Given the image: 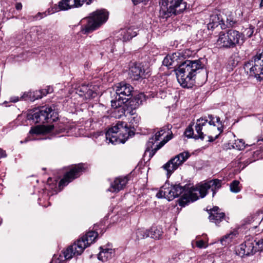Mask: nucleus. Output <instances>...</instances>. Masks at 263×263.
I'll use <instances>...</instances> for the list:
<instances>
[{"label":"nucleus","instance_id":"f257e3e1","mask_svg":"<svg viewBox=\"0 0 263 263\" xmlns=\"http://www.w3.org/2000/svg\"><path fill=\"white\" fill-rule=\"evenodd\" d=\"M178 62V69L176 71L177 81L184 88H191L195 83L197 72L203 68L204 64L201 59L184 61L183 54L180 52L174 53Z\"/></svg>","mask_w":263,"mask_h":263},{"label":"nucleus","instance_id":"f03ea898","mask_svg":"<svg viewBox=\"0 0 263 263\" xmlns=\"http://www.w3.org/2000/svg\"><path fill=\"white\" fill-rule=\"evenodd\" d=\"M134 135L127 125L122 121H118L116 124L109 128L106 133V139L112 144L124 143L129 137Z\"/></svg>","mask_w":263,"mask_h":263},{"label":"nucleus","instance_id":"7ed1b4c3","mask_svg":"<svg viewBox=\"0 0 263 263\" xmlns=\"http://www.w3.org/2000/svg\"><path fill=\"white\" fill-rule=\"evenodd\" d=\"M221 186V181L219 179H213L208 181L197 187L196 189H194L191 192L189 199H186V201H184L183 199L181 200L179 204L182 206H184L187 204V202H190V200L193 202L198 199L199 197L201 198L205 197L207 194L208 190L209 189H211V191L213 192V197H214L217 191Z\"/></svg>","mask_w":263,"mask_h":263},{"label":"nucleus","instance_id":"20e7f679","mask_svg":"<svg viewBox=\"0 0 263 263\" xmlns=\"http://www.w3.org/2000/svg\"><path fill=\"white\" fill-rule=\"evenodd\" d=\"M108 15V12L104 9H98L92 12L84 20L86 23L82 29V32L88 34L97 29L107 21Z\"/></svg>","mask_w":263,"mask_h":263},{"label":"nucleus","instance_id":"39448f33","mask_svg":"<svg viewBox=\"0 0 263 263\" xmlns=\"http://www.w3.org/2000/svg\"><path fill=\"white\" fill-rule=\"evenodd\" d=\"M160 16L167 18L173 14H177L183 12L187 6L183 0H160Z\"/></svg>","mask_w":263,"mask_h":263},{"label":"nucleus","instance_id":"423d86ee","mask_svg":"<svg viewBox=\"0 0 263 263\" xmlns=\"http://www.w3.org/2000/svg\"><path fill=\"white\" fill-rule=\"evenodd\" d=\"M57 113L54 112L51 108L49 106H41L38 108L31 110L27 115V119L32 120L35 123H49L54 121Z\"/></svg>","mask_w":263,"mask_h":263},{"label":"nucleus","instance_id":"0eeeda50","mask_svg":"<svg viewBox=\"0 0 263 263\" xmlns=\"http://www.w3.org/2000/svg\"><path fill=\"white\" fill-rule=\"evenodd\" d=\"M244 69L247 74L255 78L258 81L263 80V52L253 56L244 64Z\"/></svg>","mask_w":263,"mask_h":263},{"label":"nucleus","instance_id":"6e6552de","mask_svg":"<svg viewBox=\"0 0 263 263\" xmlns=\"http://www.w3.org/2000/svg\"><path fill=\"white\" fill-rule=\"evenodd\" d=\"M162 136H164L162 140L157 144L156 147L152 149L153 155L172 138V132L170 130L168 127H163L155 133L154 136L149 138L146 144V151H149L150 149L153 147V145H154L155 143L160 140Z\"/></svg>","mask_w":263,"mask_h":263},{"label":"nucleus","instance_id":"1a4fd4ad","mask_svg":"<svg viewBox=\"0 0 263 263\" xmlns=\"http://www.w3.org/2000/svg\"><path fill=\"white\" fill-rule=\"evenodd\" d=\"M83 241H76L69 246L65 250L62 252L58 257L54 256L52 263H62L63 261L70 259L74 256L80 255L85 249V245L82 244Z\"/></svg>","mask_w":263,"mask_h":263},{"label":"nucleus","instance_id":"9d476101","mask_svg":"<svg viewBox=\"0 0 263 263\" xmlns=\"http://www.w3.org/2000/svg\"><path fill=\"white\" fill-rule=\"evenodd\" d=\"M208 119L206 117H201L196 121L195 126L196 133H194L193 124H191L186 127L184 132L185 135L189 138L203 140L205 134H204V132L202 130H203L205 132V128L208 125Z\"/></svg>","mask_w":263,"mask_h":263},{"label":"nucleus","instance_id":"9b49d317","mask_svg":"<svg viewBox=\"0 0 263 263\" xmlns=\"http://www.w3.org/2000/svg\"><path fill=\"white\" fill-rule=\"evenodd\" d=\"M84 170L83 164H79L72 166L71 168L64 176L63 178L60 181L59 186L60 188H63L69 183L72 181L74 179L79 177Z\"/></svg>","mask_w":263,"mask_h":263},{"label":"nucleus","instance_id":"f8f14e48","mask_svg":"<svg viewBox=\"0 0 263 263\" xmlns=\"http://www.w3.org/2000/svg\"><path fill=\"white\" fill-rule=\"evenodd\" d=\"M189 156L190 154L188 153H181L165 164L163 167L167 171V176H170L175 170L189 158Z\"/></svg>","mask_w":263,"mask_h":263},{"label":"nucleus","instance_id":"ddd939ff","mask_svg":"<svg viewBox=\"0 0 263 263\" xmlns=\"http://www.w3.org/2000/svg\"><path fill=\"white\" fill-rule=\"evenodd\" d=\"M92 0H61L58 3V6H54L55 11H65L72 8H79L86 3L89 5L92 3Z\"/></svg>","mask_w":263,"mask_h":263},{"label":"nucleus","instance_id":"4468645a","mask_svg":"<svg viewBox=\"0 0 263 263\" xmlns=\"http://www.w3.org/2000/svg\"><path fill=\"white\" fill-rule=\"evenodd\" d=\"M254 241L253 239H249L240 245L236 249V254L240 257L254 255L257 252V248L255 247Z\"/></svg>","mask_w":263,"mask_h":263},{"label":"nucleus","instance_id":"2eb2a0df","mask_svg":"<svg viewBox=\"0 0 263 263\" xmlns=\"http://www.w3.org/2000/svg\"><path fill=\"white\" fill-rule=\"evenodd\" d=\"M133 88L124 82L117 84L116 86V92L118 99H122V102H127L132 95Z\"/></svg>","mask_w":263,"mask_h":263},{"label":"nucleus","instance_id":"dca6fc26","mask_svg":"<svg viewBox=\"0 0 263 263\" xmlns=\"http://www.w3.org/2000/svg\"><path fill=\"white\" fill-rule=\"evenodd\" d=\"M223 13L219 10L215 11L212 14L210 15V22L208 25L209 29L213 28L220 25L221 29H225L224 21L226 16L223 17Z\"/></svg>","mask_w":263,"mask_h":263},{"label":"nucleus","instance_id":"f3484780","mask_svg":"<svg viewBox=\"0 0 263 263\" xmlns=\"http://www.w3.org/2000/svg\"><path fill=\"white\" fill-rule=\"evenodd\" d=\"M207 211L209 214V218L210 221L215 223L216 225H218L224 219V213L222 212L218 206H215L212 209H207Z\"/></svg>","mask_w":263,"mask_h":263},{"label":"nucleus","instance_id":"a211bd4d","mask_svg":"<svg viewBox=\"0 0 263 263\" xmlns=\"http://www.w3.org/2000/svg\"><path fill=\"white\" fill-rule=\"evenodd\" d=\"M127 176L119 177L115 179L114 181L111 184L110 187L108 191L112 192H118L122 190L128 182Z\"/></svg>","mask_w":263,"mask_h":263},{"label":"nucleus","instance_id":"6ab92c4d","mask_svg":"<svg viewBox=\"0 0 263 263\" xmlns=\"http://www.w3.org/2000/svg\"><path fill=\"white\" fill-rule=\"evenodd\" d=\"M144 73V69L139 64H133L129 68V75L130 78L133 80H139L142 77Z\"/></svg>","mask_w":263,"mask_h":263},{"label":"nucleus","instance_id":"aec40b11","mask_svg":"<svg viewBox=\"0 0 263 263\" xmlns=\"http://www.w3.org/2000/svg\"><path fill=\"white\" fill-rule=\"evenodd\" d=\"M230 35L228 30L227 32H220L217 40V44L220 47L226 48H232V46L230 43Z\"/></svg>","mask_w":263,"mask_h":263},{"label":"nucleus","instance_id":"412c9836","mask_svg":"<svg viewBox=\"0 0 263 263\" xmlns=\"http://www.w3.org/2000/svg\"><path fill=\"white\" fill-rule=\"evenodd\" d=\"M91 86L82 85L76 89V93L80 97H84L86 99L93 98L96 93L90 89Z\"/></svg>","mask_w":263,"mask_h":263},{"label":"nucleus","instance_id":"4be33fe9","mask_svg":"<svg viewBox=\"0 0 263 263\" xmlns=\"http://www.w3.org/2000/svg\"><path fill=\"white\" fill-rule=\"evenodd\" d=\"M228 31L232 48L235 47L237 45H240V41H242V43L243 42L241 33L234 29H229Z\"/></svg>","mask_w":263,"mask_h":263},{"label":"nucleus","instance_id":"5701e85b","mask_svg":"<svg viewBox=\"0 0 263 263\" xmlns=\"http://www.w3.org/2000/svg\"><path fill=\"white\" fill-rule=\"evenodd\" d=\"M98 233L95 231H89L85 235L83 236L77 241H83L82 244L85 245V249L90 246L97 238Z\"/></svg>","mask_w":263,"mask_h":263},{"label":"nucleus","instance_id":"b1692460","mask_svg":"<svg viewBox=\"0 0 263 263\" xmlns=\"http://www.w3.org/2000/svg\"><path fill=\"white\" fill-rule=\"evenodd\" d=\"M100 252L98 255V259L102 261H106L115 255V250L109 248H100Z\"/></svg>","mask_w":263,"mask_h":263},{"label":"nucleus","instance_id":"393cba45","mask_svg":"<svg viewBox=\"0 0 263 263\" xmlns=\"http://www.w3.org/2000/svg\"><path fill=\"white\" fill-rule=\"evenodd\" d=\"M208 118L209 120H208V123L209 125H213V130H217L218 131V134H216L215 136H212L211 135L208 136V141L209 142H213L216 139H217L219 137V135L222 132L223 129L222 127H218L217 128H215V122L214 121L215 117L212 115H209Z\"/></svg>","mask_w":263,"mask_h":263},{"label":"nucleus","instance_id":"a878e982","mask_svg":"<svg viewBox=\"0 0 263 263\" xmlns=\"http://www.w3.org/2000/svg\"><path fill=\"white\" fill-rule=\"evenodd\" d=\"M54 128L53 125H46L43 126H37L35 127H31L29 133L31 134L40 135L43 133H50Z\"/></svg>","mask_w":263,"mask_h":263},{"label":"nucleus","instance_id":"bb28decb","mask_svg":"<svg viewBox=\"0 0 263 263\" xmlns=\"http://www.w3.org/2000/svg\"><path fill=\"white\" fill-rule=\"evenodd\" d=\"M121 35L122 36L121 39L123 42H126L132 39L133 37L137 35L136 32L133 31L130 28L127 29H123L121 31Z\"/></svg>","mask_w":263,"mask_h":263},{"label":"nucleus","instance_id":"cd10ccee","mask_svg":"<svg viewBox=\"0 0 263 263\" xmlns=\"http://www.w3.org/2000/svg\"><path fill=\"white\" fill-rule=\"evenodd\" d=\"M27 97L29 98L30 100L34 101L35 100L42 98V95H41V92L39 90L33 92H29L27 93H24L22 96V98L25 99H26Z\"/></svg>","mask_w":263,"mask_h":263},{"label":"nucleus","instance_id":"c85d7f7f","mask_svg":"<svg viewBox=\"0 0 263 263\" xmlns=\"http://www.w3.org/2000/svg\"><path fill=\"white\" fill-rule=\"evenodd\" d=\"M162 232L160 229L153 228L149 230V236L154 239H159L162 236Z\"/></svg>","mask_w":263,"mask_h":263},{"label":"nucleus","instance_id":"c756f323","mask_svg":"<svg viewBox=\"0 0 263 263\" xmlns=\"http://www.w3.org/2000/svg\"><path fill=\"white\" fill-rule=\"evenodd\" d=\"M171 189L172 191H173L172 194L173 195H174V198L178 197L185 191L184 187L180 186L179 184L171 185Z\"/></svg>","mask_w":263,"mask_h":263},{"label":"nucleus","instance_id":"7c9ffc66","mask_svg":"<svg viewBox=\"0 0 263 263\" xmlns=\"http://www.w3.org/2000/svg\"><path fill=\"white\" fill-rule=\"evenodd\" d=\"M163 191L165 193V198L171 201L174 199V195L172 194L171 186L167 187L166 185L162 187Z\"/></svg>","mask_w":263,"mask_h":263},{"label":"nucleus","instance_id":"2f4dec72","mask_svg":"<svg viewBox=\"0 0 263 263\" xmlns=\"http://www.w3.org/2000/svg\"><path fill=\"white\" fill-rule=\"evenodd\" d=\"M138 239H144L149 237V230L145 229H139L136 231V233Z\"/></svg>","mask_w":263,"mask_h":263},{"label":"nucleus","instance_id":"473e14b6","mask_svg":"<svg viewBox=\"0 0 263 263\" xmlns=\"http://www.w3.org/2000/svg\"><path fill=\"white\" fill-rule=\"evenodd\" d=\"M236 234L234 232L230 233V234L224 235L221 239V242L222 245H227L229 243L231 240L235 237Z\"/></svg>","mask_w":263,"mask_h":263},{"label":"nucleus","instance_id":"72a5a7b5","mask_svg":"<svg viewBox=\"0 0 263 263\" xmlns=\"http://www.w3.org/2000/svg\"><path fill=\"white\" fill-rule=\"evenodd\" d=\"M230 190L232 192L237 193L241 190L239 182L238 180H233L230 184Z\"/></svg>","mask_w":263,"mask_h":263},{"label":"nucleus","instance_id":"f704fd0d","mask_svg":"<svg viewBox=\"0 0 263 263\" xmlns=\"http://www.w3.org/2000/svg\"><path fill=\"white\" fill-rule=\"evenodd\" d=\"M176 55H174L173 53L171 55H167L165 58V63H167L168 59L170 60V62L172 64V68H176L178 67V62H176Z\"/></svg>","mask_w":263,"mask_h":263},{"label":"nucleus","instance_id":"c9c22d12","mask_svg":"<svg viewBox=\"0 0 263 263\" xmlns=\"http://www.w3.org/2000/svg\"><path fill=\"white\" fill-rule=\"evenodd\" d=\"M126 102H122V99H118V97L116 96V99L111 101V105L112 107L118 109Z\"/></svg>","mask_w":263,"mask_h":263},{"label":"nucleus","instance_id":"e433bc0d","mask_svg":"<svg viewBox=\"0 0 263 263\" xmlns=\"http://www.w3.org/2000/svg\"><path fill=\"white\" fill-rule=\"evenodd\" d=\"M232 146L234 148H236L238 150H242L246 147L245 145V142L242 139H238L235 140V142L234 143Z\"/></svg>","mask_w":263,"mask_h":263},{"label":"nucleus","instance_id":"4c0bfd02","mask_svg":"<svg viewBox=\"0 0 263 263\" xmlns=\"http://www.w3.org/2000/svg\"><path fill=\"white\" fill-rule=\"evenodd\" d=\"M236 21L234 20L233 17L229 15L228 16H226V18L224 21L225 28L227 27H233L235 24Z\"/></svg>","mask_w":263,"mask_h":263},{"label":"nucleus","instance_id":"58836bf2","mask_svg":"<svg viewBox=\"0 0 263 263\" xmlns=\"http://www.w3.org/2000/svg\"><path fill=\"white\" fill-rule=\"evenodd\" d=\"M254 28L252 26H250L249 27L246 28L242 34V38L245 35L247 36L248 37H250L253 32H254Z\"/></svg>","mask_w":263,"mask_h":263},{"label":"nucleus","instance_id":"ea45409f","mask_svg":"<svg viewBox=\"0 0 263 263\" xmlns=\"http://www.w3.org/2000/svg\"><path fill=\"white\" fill-rule=\"evenodd\" d=\"M53 125L54 126V128L53 129V130H52V131L50 133L52 132L53 133H55L56 134H59L64 132L65 130L64 127V125L62 124L59 125L58 126L54 125Z\"/></svg>","mask_w":263,"mask_h":263},{"label":"nucleus","instance_id":"a19ab883","mask_svg":"<svg viewBox=\"0 0 263 263\" xmlns=\"http://www.w3.org/2000/svg\"><path fill=\"white\" fill-rule=\"evenodd\" d=\"M118 111L120 113V115H119L120 117L123 115L127 116L128 114V110L124 105H122L120 108H119L118 109Z\"/></svg>","mask_w":263,"mask_h":263},{"label":"nucleus","instance_id":"79ce46f5","mask_svg":"<svg viewBox=\"0 0 263 263\" xmlns=\"http://www.w3.org/2000/svg\"><path fill=\"white\" fill-rule=\"evenodd\" d=\"M140 117L137 115L131 117L130 120V123L133 125V127L136 126H137L140 121Z\"/></svg>","mask_w":263,"mask_h":263},{"label":"nucleus","instance_id":"37998d69","mask_svg":"<svg viewBox=\"0 0 263 263\" xmlns=\"http://www.w3.org/2000/svg\"><path fill=\"white\" fill-rule=\"evenodd\" d=\"M135 99L136 103L139 105L142 104L143 101L145 100V96L142 93H140L135 97Z\"/></svg>","mask_w":263,"mask_h":263},{"label":"nucleus","instance_id":"c03bdc74","mask_svg":"<svg viewBox=\"0 0 263 263\" xmlns=\"http://www.w3.org/2000/svg\"><path fill=\"white\" fill-rule=\"evenodd\" d=\"M255 245L258 246V248H256L257 252L263 250V239H259L258 241L256 242Z\"/></svg>","mask_w":263,"mask_h":263},{"label":"nucleus","instance_id":"a18cd8bd","mask_svg":"<svg viewBox=\"0 0 263 263\" xmlns=\"http://www.w3.org/2000/svg\"><path fill=\"white\" fill-rule=\"evenodd\" d=\"M196 243L197 247L199 248H205L207 247L204 241L202 240L197 241Z\"/></svg>","mask_w":263,"mask_h":263},{"label":"nucleus","instance_id":"49530a36","mask_svg":"<svg viewBox=\"0 0 263 263\" xmlns=\"http://www.w3.org/2000/svg\"><path fill=\"white\" fill-rule=\"evenodd\" d=\"M156 197L158 198H165V193L163 192L162 189L157 193Z\"/></svg>","mask_w":263,"mask_h":263},{"label":"nucleus","instance_id":"de8ad7c7","mask_svg":"<svg viewBox=\"0 0 263 263\" xmlns=\"http://www.w3.org/2000/svg\"><path fill=\"white\" fill-rule=\"evenodd\" d=\"M163 64L168 67H170V68H172V64L170 62V60H168V61L167 62V63H165V58L164 59L163 61Z\"/></svg>","mask_w":263,"mask_h":263},{"label":"nucleus","instance_id":"09e8293b","mask_svg":"<svg viewBox=\"0 0 263 263\" xmlns=\"http://www.w3.org/2000/svg\"><path fill=\"white\" fill-rule=\"evenodd\" d=\"M46 90L47 91L48 93H50L53 92V88L50 86H48L46 88Z\"/></svg>","mask_w":263,"mask_h":263},{"label":"nucleus","instance_id":"8fccbe9b","mask_svg":"<svg viewBox=\"0 0 263 263\" xmlns=\"http://www.w3.org/2000/svg\"><path fill=\"white\" fill-rule=\"evenodd\" d=\"M15 8L17 10H20L22 9V4L21 3H17L15 5Z\"/></svg>","mask_w":263,"mask_h":263},{"label":"nucleus","instance_id":"3c124183","mask_svg":"<svg viewBox=\"0 0 263 263\" xmlns=\"http://www.w3.org/2000/svg\"><path fill=\"white\" fill-rule=\"evenodd\" d=\"M47 15L46 12L44 13H40L39 12L37 15L35 16L36 17H37L38 16H40L41 18H43Z\"/></svg>","mask_w":263,"mask_h":263},{"label":"nucleus","instance_id":"603ef678","mask_svg":"<svg viewBox=\"0 0 263 263\" xmlns=\"http://www.w3.org/2000/svg\"><path fill=\"white\" fill-rule=\"evenodd\" d=\"M5 157H6V154L5 153V151H4L3 149L0 148V158Z\"/></svg>","mask_w":263,"mask_h":263},{"label":"nucleus","instance_id":"864d4df0","mask_svg":"<svg viewBox=\"0 0 263 263\" xmlns=\"http://www.w3.org/2000/svg\"><path fill=\"white\" fill-rule=\"evenodd\" d=\"M216 122L218 124V125H220L221 126L220 127H222L223 128L221 122L220 121V118L219 117H216Z\"/></svg>","mask_w":263,"mask_h":263},{"label":"nucleus","instance_id":"5fc2aeb1","mask_svg":"<svg viewBox=\"0 0 263 263\" xmlns=\"http://www.w3.org/2000/svg\"><path fill=\"white\" fill-rule=\"evenodd\" d=\"M40 91L41 92V95H42V97L44 96H46V95L48 94L47 93V91L46 90V88L44 89L40 90Z\"/></svg>","mask_w":263,"mask_h":263},{"label":"nucleus","instance_id":"6e6d98bb","mask_svg":"<svg viewBox=\"0 0 263 263\" xmlns=\"http://www.w3.org/2000/svg\"><path fill=\"white\" fill-rule=\"evenodd\" d=\"M18 100H19V98L18 97L11 98V99H10V101L13 102H16L18 101Z\"/></svg>","mask_w":263,"mask_h":263},{"label":"nucleus","instance_id":"4d7b16f0","mask_svg":"<svg viewBox=\"0 0 263 263\" xmlns=\"http://www.w3.org/2000/svg\"><path fill=\"white\" fill-rule=\"evenodd\" d=\"M128 114H129L132 117L136 115L135 110L134 109H132L131 111H128Z\"/></svg>","mask_w":263,"mask_h":263},{"label":"nucleus","instance_id":"13d9d810","mask_svg":"<svg viewBox=\"0 0 263 263\" xmlns=\"http://www.w3.org/2000/svg\"><path fill=\"white\" fill-rule=\"evenodd\" d=\"M257 216H260V215H262V217L261 218V219L260 221V223L261 222L263 221V213L261 212H258L257 213Z\"/></svg>","mask_w":263,"mask_h":263},{"label":"nucleus","instance_id":"bf43d9fd","mask_svg":"<svg viewBox=\"0 0 263 263\" xmlns=\"http://www.w3.org/2000/svg\"><path fill=\"white\" fill-rule=\"evenodd\" d=\"M259 6L260 8L263 7V0H261Z\"/></svg>","mask_w":263,"mask_h":263},{"label":"nucleus","instance_id":"052dcab7","mask_svg":"<svg viewBox=\"0 0 263 263\" xmlns=\"http://www.w3.org/2000/svg\"><path fill=\"white\" fill-rule=\"evenodd\" d=\"M2 221H3L2 219L0 217V225L2 224Z\"/></svg>","mask_w":263,"mask_h":263},{"label":"nucleus","instance_id":"680f3d73","mask_svg":"<svg viewBox=\"0 0 263 263\" xmlns=\"http://www.w3.org/2000/svg\"><path fill=\"white\" fill-rule=\"evenodd\" d=\"M51 180V178H49L48 179V182H49V181H50V180Z\"/></svg>","mask_w":263,"mask_h":263}]
</instances>
